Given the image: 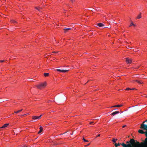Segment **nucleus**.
<instances>
[{"mask_svg": "<svg viewBox=\"0 0 147 147\" xmlns=\"http://www.w3.org/2000/svg\"><path fill=\"white\" fill-rule=\"evenodd\" d=\"M141 129H139L138 132L141 134H145L146 138L145 139L143 142H142L141 144L147 147V120H145L140 125V127Z\"/></svg>", "mask_w": 147, "mask_h": 147, "instance_id": "1", "label": "nucleus"}, {"mask_svg": "<svg viewBox=\"0 0 147 147\" xmlns=\"http://www.w3.org/2000/svg\"><path fill=\"white\" fill-rule=\"evenodd\" d=\"M130 143L126 144L123 143L121 144V145L123 147H133L132 145L135 143V142L134 139H131L130 140Z\"/></svg>", "mask_w": 147, "mask_h": 147, "instance_id": "2", "label": "nucleus"}, {"mask_svg": "<svg viewBox=\"0 0 147 147\" xmlns=\"http://www.w3.org/2000/svg\"><path fill=\"white\" fill-rule=\"evenodd\" d=\"M47 85V83L46 82L42 83L36 86L39 89H41L45 88Z\"/></svg>", "mask_w": 147, "mask_h": 147, "instance_id": "3", "label": "nucleus"}, {"mask_svg": "<svg viewBox=\"0 0 147 147\" xmlns=\"http://www.w3.org/2000/svg\"><path fill=\"white\" fill-rule=\"evenodd\" d=\"M41 117H42V115H40L39 116H34L32 117V118L33 119H34V120L40 119Z\"/></svg>", "mask_w": 147, "mask_h": 147, "instance_id": "4", "label": "nucleus"}, {"mask_svg": "<svg viewBox=\"0 0 147 147\" xmlns=\"http://www.w3.org/2000/svg\"><path fill=\"white\" fill-rule=\"evenodd\" d=\"M126 61L128 64H130L132 62V59L128 58H126Z\"/></svg>", "mask_w": 147, "mask_h": 147, "instance_id": "5", "label": "nucleus"}, {"mask_svg": "<svg viewBox=\"0 0 147 147\" xmlns=\"http://www.w3.org/2000/svg\"><path fill=\"white\" fill-rule=\"evenodd\" d=\"M56 70L58 71L63 73L66 72L68 71V70H61L59 69H57Z\"/></svg>", "mask_w": 147, "mask_h": 147, "instance_id": "6", "label": "nucleus"}, {"mask_svg": "<svg viewBox=\"0 0 147 147\" xmlns=\"http://www.w3.org/2000/svg\"><path fill=\"white\" fill-rule=\"evenodd\" d=\"M71 28H64L63 29V30H64V32L65 33H66L69 30H71Z\"/></svg>", "mask_w": 147, "mask_h": 147, "instance_id": "7", "label": "nucleus"}, {"mask_svg": "<svg viewBox=\"0 0 147 147\" xmlns=\"http://www.w3.org/2000/svg\"><path fill=\"white\" fill-rule=\"evenodd\" d=\"M97 25L98 26L100 27H102V26H105V25L104 24H102V23H98L97 24Z\"/></svg>", "mask_w": 147, "mask_h": 147, "instance_id": "8", "label": "nucleus"}, {"mask_svg": "<svg viewBox=\"0 0 147 147\" xmlns=\"http://www.w3.org/2000/svg\"><path fill=\"white\" fill-rule=\"evenodd\" d=\"M123 106V105L121 104V105H117L113 106H112L111 107H122Z\"/></svg>", "mask_w": 147, "mask_h": 147, "instance_id": "9", "label": "nucleus"}, {"mask_svg": "<svg viewBox=\"0 0 147 147\" xmlns=\"http://www.w3.org/2000/svg\"><path fill=\"white\" fill-rule=\"evenodd\" d=\"M119 113V111H116L114 112L112 114H111V115H115L117 114H118Z\"/></svg>", "mask_w": 147, "mask_h": 147, "instance_id": "10", "label": "nucleus"}, {"mask_svg": "<svg viewBox=\"0 0 147 147\" xmlns=\"http://www.w3.org/2000/svg\"><path fill=\"white\" fill-rule=\"evenodd\" d=\"M9 123H6L5 124H4L2 127H1V128H5L7 126L9 125Z\"/></svg>", "mask_w": 147, "mask_h": 147, "instance_id": "11", "label": "nucleus"}, {"mask_svg": "<svg viewBox=\"0 0 147 147\" xmlns=\"http://www.w3.org/2000/svg\"><path fill=\"white\" fill-rule=\"evenodd\" d=\"M39 129H40V131L38 132V134L40 133L42 131L43 128L41 126L40 127Z\"/></svg>", "mask_w": 147, "mask_h": 147, "instance_id": "12", "label": "nucleus"}, {"mask_svg": "<svg viewBox=\"0 0 147 147\" xmlns=\"http://www.w3.org/2000/svg\"><path fill=\"white\" fill-rule=\"evenodd\" d=\"M141 13H140L139 15L136 18L137 19H140L141 18Z\"/></svg>", "mask_w": 147, "mask_h": 147, "instance_id": "13", "label": "nucleus"}, {"mask_svg": "<svg viewBox=\"0 0 147 147\" xmlns=\"http://www.w3.org/2000/svg\"><path fill=\"white\" fill-rule=\"evenodd\" d=\"M122 144L118 143V144L115 143V147H117L118 146H119L120 145H121Z\"/></svg>", "mask_w": 147, "mask_h": 147, "instance_id": "14", "label": "nucleus"}, {"mask_svg": "<svg viewBox=\"0 0 147 147\" xmlns=\"http://www.w3.org/2000/svg\"><path fill=\"white\" fill-rule=\"evenodd\" d=\"M49 73H44V76L45 77L48 76L49 75Z\"/></svg>", "mask_w": 147, "mask_h": 147, "instance_id": "15", "label": "nucleus"}, {"mask_svg": "<svg viewBox=\"0 0 147 147\" xmlns=\"http://www.w3.org/2000/svg\"><path fill=\"white\" fill-rule=\"evenodd\" d=\"M135 81L137 82L138 83L140 84H141L142 83V81H138L137 80H136Z\"/></svg>", "mask_w": 147, "mask_h": 147, "instance_id": "16", "label": "nucleus"}, {"mask_svg": "<svg viewBox=\"0 0 147 147\" xmlns=\"http://www.w3.org/2000/svg\"><path fill=\"white\" fill-rule=\"evenodd\" d=\"M11 22H12V23H16L17 22L15 21L14 20H11Z\"/></svg>", "mask_w": 147, "mask_h": 147, "instance_id": "17", "label": "nucleus"}, {"mask_svg": "<svg viewBox=\"0 0 147 147\" xmlns=\"http://www.w3.org/2000/svg\"><path fill=\"white\" fill-rule=\"evenodd\" d=\"M35 8L36 9H38V10L39 11H40V8H41L40 7H39L38 8H37V7H36Z\"/></svg>", "mask_w": 147, "mask_h": 147, "instance_id": "18", "label": "nucleus"}, {"mask_svg": "<svg viewBox=\"0 0 147 147\" xmlns=\"http://www.w3.org/2000/svg\"><path fill=\"white\" fill-rule=\"evenodd\" d=\"M132 25H133L134 26H135V24H133V23L132 22H131V23L130 25L129 26L130 27Z\"/></svg>", "mask_w": 147, "mask_h": 147, "instance_id": "19", "label": "nucleus"}, {"mask_svg": "<svg viewBox=\"0 0 147 147\" xmlns=\"http://www.w3.org/2000/svg\"><path fill=\"white\" fill-rule=\"evenodd\" d=\"M117 139H116L115 140L114 139H113V140H112V141L114 142L115 143L116 142V140H117Z\"/></svg>", "mask_w": 147, "mask_h": 147, "instance_id": "20", "label": "nucleus"}, {"mask_svg": "<svg viewBox=\"0 0 147 147\" xmlns=\"http://www.w3.org/2000/svg\"><path fill=\"white\" fill-rule=\"evenodd\" d=\"M83 140L85 142H88V140H85L84 138H83Z\"/></svg>", "mask_w": 147, "mask_h": 147, "instance_id": "21", "label": "nucleus"}, {"mask_svg": "<svg viewBox=\"0 0 147 147\" xmlns=\"http://www.w3.org/2000/svg\"><path fill=\"white\" fill-rule=\"evenodd\" d=\"M23 110V109H21L20 110L18 111V113H19L21 112Z\"/></svg>", "mask_w": 147, "mask_h": 147, "instance_id": "22", "label": "nucleus"}, {"mask_svg": "<svg viewBox=\"0 0 147 147\" xmlns=\"http://www.w3.org/2000/svg\"><path fill=\"white\" fill-rule=\"evenodd\" d=\"M14 113H16V114H17V113H18V111H14Z\"/></svg>", "mask_w": 147, "mask_h": 147, "instance_id": "23", "label": "nucleus"}, {"mask_svg": "<svg viewBox=\"0 0 147 147\" xmlns=\"http://www.w3.org/2000/svg\"><path fill=\"white\" fill-rule=\"evenodd\" d=\"M131 89H130L129 88H126V90H131Z\"/></svg>", "mask_w": 147, "mask_h": 147, "instance_id": "24", "label": "nucleus"}, {"mask_svg": "<svg viewBox=\"0 0 147 147\" xmlns=\"http://www.w3.org/2000/svg\"><path fill=\"white\" fill-rule=\"evenodd\" d=\"M90 144V143H89V144H87V145H85V146L87 147V146H88Z\"/></svg>", "mask_w": 147, "mask_h": 147, "instance_id": "25", "label": "nucleus"}, {"mask_svg": "<svg viewBox=\"0 0 147 147\" xmlns=\"http://www.w3.org/2000/svg\"><path fill=\"white\" fill-rule=\"evenodd\" d=\"M58 51H57V52H55V51H53V53H58Z\"/></svg>", "mask_w": 147, "mask_h": 147, "instance_id": "26", "label": "nucleus"}, {"mask_svg": "<svg viewBox=\"0 0 147 147\" xmlns=\"http://www.w3.org/2000/svg\"><path fill=\"white\" fill-rule=\"evenodd\" d=\"M29 113H27L26 114H24L23 115H28L29 114Z\"/></svg>", "mask_w": 147, "mask_h": 147, "instance_id": "27", "label": "nucleus"}, {"mask_svg": "<svg viewBox=\"0 0 147 147\" xmlns=\"http://www.w3.org/2000/svg\"><path fill=\"white\" fill-rule=\"evenodd\" d=\"M129 143H130V141H127L126 142V143L127 144H129Z\"/></svg>", "mask_w": 147, "mask_h": 147, "instance_id": "28", "label": "nucleus"}, {"mask_svg": "<svg viewBox=\"0 0 147 147\" xmlns=\"http://www.w3.org/2000/svg\"><path fill=\"white\" fill-rule=\"evenodd\" d=\"M70 1L72 3H73L75 1V0H70Z\"/></svg>", "mask_w": 147, "mask_h": 147, "instance_id": "29", "label": "nucleus"}, {"mask_svg": "<svg viewBox=\"0 0 147 147\" xmlns=\"http://www.w3.org/2000/svg\"><path fill=\"white\" fill-rule=\"evenodd\" d=\"M136 143L137 144H139V145L140 144V143H139V142H136Z\"/></svg>", "mask_w": 147, "mask_h": 147, "instance_id": "30", "label": "nucleus"}, {"mask_svg": "<svg viewBox=\"0 0 147 147\" xmlns=\"http://www.w3.org/2000/svg\"><path fill=\"white\" fill-rule=\"evenodd\" d=\"M22 147H28L27 146H26V145H24Z\"/></svg>", "mask_w": 147, "mask_h": 147, "instance_id": "31", "label": "nucleus"}, {"mask_svg": "<svg viewBox=\"0 0 147 147\" xmlns=\"http://www.w3.org/2000/svg\"><path fill=\"white\" fill-rule=\"evenodd\" d=\"M126 126V125H124L122 127L123 128H124V127H125Z\"/></svg>", "mask_w": 147, "mask_h": 147, "instance_id": "32", "label": "nucleus"}, {"mask_svg": "<svg viewBox=\"0 0 147 147\" xmlns=\"http://www.w3.org/2000/svg\"><path fill=\"white\" fill-rule=\"evenodd\" d=\"M4 61V60H0V62H3Z\"/></svg>", "mask_w": 147, "mask_h": 147, "instance_id": "33", "label": "nucleus"}, {"mask_svg": "<svg viewBox=\"0 0 147 147\" xmlns=\"http://www.w3.org/2000/svg\"><path fill=\"white\" fill-rule=\"evenodd\" d=\"M100 136V134H98L97 136H96V137H99V136Z\"/></svg>", "mask_w": 147, "mask_h": 147, "instance_id": "34", "label": "nucleus"}, {"mask_svg": "<svg viewBox=\"0 0 147 147\" xmlns=\"http://www.w3.org/2000/svg\"><path fill=\"white\" fill-rule=\"evenodd\" d=\"M52 101H51V100H49V101H48V102H52Z\"/></svg>", "mask_w": 147, "mask_h": 147, "instance_id": "35", "label": "nucleus"}, {"mask_svg": "<svg viewBox=\"0 0 147 147\" xmlns=\"http://www.w3.org/2000/svg\"><path fill=\"white\" fill-rule=\"evenodd\" d=\"M134 89H135V88H133L132 89H131V90H134Z\"/></svg>", "mask_w": 147, "mask_h": 147, "instance_id": "36", "label": "nucleus"}, {"mask_svg": "<svg viewBox=\"0 0 147 147\" xmlns=\"http://www.w3.org/2000/svg\"><path fill=\"white\" fill-rule=\"evenodd\" d=\"M93 123V122H90V124H92V123Z\"/></svg>", "mask_w": 147, "mask_h": 147, "instance_id": "37", "label": "nucleus"}, {"mask_svg": "<svg viewBox=\"0 0 147 147\" xmlns=\"http://www.w3.org/2000/svg\"><path fill=\"white\" fill-rule=\"evenodd\" d=\"M67 132H65V133H63V134H65V133H66Z\"/></svg>", "mask_w": 147, "mask_h": 147, "instance_id": "38", "label": "nucleus"}, {"mask_svg": "<svg viewBox=\"0 0 147 147\" xmlns=\"http://www.w3.org/2000/svg\"><path fill=\"white\" fill-rule=\"evenodd\" d=\"M110 27H109V26H108V27L107 28H109Z\"/></svg>", "mask_w": 147, "mask_h": 147, "instance_id": "39", "label": "nucleus"}, {"mask_svg": "<svg viewBox=\"0 0 147 147\" xmlns=\"http://www.w3.org/2000/svg\"><path fill=\"white\" fill-rule=\"evenodd\" d=\"M71 134V135H72L73 134Z\"/></svg>", "mask_w": 147, "mask_h": 147, "instance_id": "40", "label": "nucleus"}, {"mask_svg": "<svg viewBox=\"0 0 147 147\" xmlns=\"http://www.w3.org/2000/svg\"><path fill=\"white\" fill-rule=\"evenodd\" d=\"M146 98H147V96H146Z\"/></svg>", "mask_w": 147, "mask_h": 147, "instance_id": "41", "label": "nucleus"}, {"mask_svg": "<svg viewBox=\"0 0 147 147\" xmlns=\"http://www.w3.org/2000/svg\"><path fill=\"white\" fill-rule=\"evenodd\" d=\"M88 82V81H87V83Z\"/></svg>", "mask_w": 147, "mask_h": 147, "instance_id": "42", "label": "nucleus"}]
</instances>
